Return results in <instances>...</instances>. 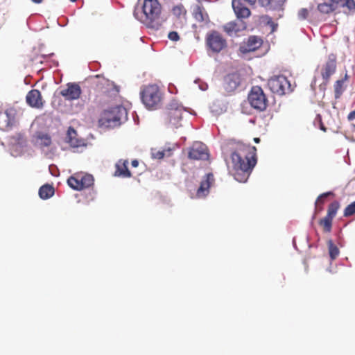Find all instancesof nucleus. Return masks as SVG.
I'll use <instances>...</instances> for the list:
<instances>
[{
	"instance_id": "0eeeda50",
	"label": "nucleus",
	"mask_w": 355,
	"mask_h": 355,
	"mask_svg": "<svg viewBox=\"0 0 355 355\" xmlns=\"http://www.w3.org/2000/svg\"><path fill=\"white\" fill-rule=\"evenodd\" d=\"M18 121V111L14 107H9L4 112L0 111V130L8 131L12 129Z\"/></svg>"
},
{
	"instance_id": "bb28decb",
	"label": "nucleus",
	"mask_w": 355,
	"mask_h": 355,
	"mask_svg": "<svg viewBox=\"0 0 355 355\" xmlns=\"http://www.w3.org/2000/svg\"><path fill=\"white\" fill-rule=\"evenodd\" d=\"M240 30L239 25L234 21H231L225 26V31L230 36L236 35Z\"/></svg>"
},
{
	"instance_id": "72a5a7b5",
	"label": "nucleus",
	"mask_w": 355,
	"mask_h": 355,
	"mask_svg": "<svg viewBox=\"0 0 355 355\" xmlns=\"http://www.w3.org/2000/svg\"><path fill=\"white\" fill-rule=\"evenodd\" d=\"M173 12L175 15L180 17L181 15H185L186 10L184 8L183 6L179 5L173 8Z\"/></svg>"
},
{
	"instance_id": "58836bf2",
	"label": "nucleus",
	"mask_w": 355,
	"mask_h": 355,
	"mask_svg": "<svg viewBox=\"0 0 355 355\" xmlns=\"http://www.w3.org/2000/svg\"><path fill=\"white\" fill-rule=\"evenodd\" d=\"M168 37L171 41H178L180 39L179 35L175 31H171L168 33Z\"/></svg>"
},
{
	"instance_id": "603ef678",
	"label": "nucleus",
	"mask_w": 355,
	"mask_h": 355,
	"mask_svg": "<svg viewBox=\"0 0 355 355\" xmlns=\"http://www.w3.org/2000/svg\"><path fill=\"white\" fill-rule=\"evenodd\" d=\"M327 270H328L329 272H331V269H330V268L327 269Z\"/></svg>"
},
{
	"instance_id": "4c0bfd02",
	"label": "nucleus",
	"mask_w": 355,
	"mask_h": 355,
	"mask_svg": "<svg viewBox=\"0 0 355 355\" xmlns=\"http://www.w3.org/2000/svg\"><path fill=\"white\" fill-rule=\"evenodd\" d=\"M195 83H198V87L202 91H206L208 88V85L199 79L196 80Z\"/></svg>"
},
{
	"instance_id": "f8f14e48",
	"label": "nucleus",
	"mask_w": 355,
	"mask_h": 355,
	"mask_svg": "<svg viewBox=\"0 0 355 355\" xmlns=\"http://www.w3.org/2000/svg\"><path fill=\"white\" fill-rule=\"evenodd\" d=\"M189 157L192 159H207L208 158V153L207 146L200 141H196L189 150Z\"/></svg>"
},
{
	"instance_id": "f3484780",
	"label": "nucleus",
	"mask_w": 355,
	"mask_h": 355,
	"mask_svg": "<svg viewBox=\"0 0 355 355\" xmlns=\"http://www.w3.org/2000/svg\"><path fill=\"white\" fill-rule=\"evenodd\" d=\"M336 68V58L334 55H329V59L324 64L322 71V76L326 81L329 80L330 76L335 73Z\"/></svg>"
},
{
	"instance_id": "3c124183",
	"label": "nucleus",
	"mask_w": 355,
	"mask_h": 355,
	"mask_svg": "<svg viewBox=\"0 0 355 355\" xmlns=\"http://www.w3.org/2000/svg\"><path fill=\"white\" fill-rule=\"evenodd\" d=\"M71 2H75L77 0H70Z\"/></svg>"
},
{
	"instance_id": "473e14b6",
	"label": "nucleus",
	"mask_w": 355,
	"mask_h": 355,
	"mask_svg": "<svg viewBox=\"0 0 355 355\" xmlns=\"http://www.w3.org/2000/svg\"><path fill=\"white\" fill-rule=\"evenodd\" d=\"M355 213V201L349 204L344 211L345 216H352Z\"/></svg>"
},
{
	"instance_id": "8fccbe9b",
	"label": "nucleus",
	"mask_w": 355,
	"mask_h": 355,
	"mask_svg": "<svg viewBox=\"0 0 355 355\" xmlns=\"http://www.w3.org/2000/svg\"><path fill=\"white\" fill-rule=\"evenodd\" d=\"M293 245H294V247H295V248H296V247H295V239H293Z\"/></svg>"
},
{
	"instance_id": "412c9836",
	"label": "nucleus",
	"mask_w": 355,
	"mask_h": 355,
	"mask_svg": "<svg viewBox=\"0 0 355 355\" xmlns=\"http://www.w3.org/2000/svg\"><path fill=\"white\" fill-rule=\"evenodd\" d=\"M193 15L194 18L200 22H207L209 21V16L205 8L200 6L196 5L193 8Z\"/></svg>"
},
{
	"instance_id": "20e7f679",
	"label": "nucleus",
	"mask_w": 355,
	"mask_h": 355,
	"mask_svg": "<svg viewBox=\"0 0 355 355\" xmlns=\"http://www.w3.org/2000/svg\"><path fill=\"white\" fill-rule=\"evenodd\" d=\"M143 104L148 110H157L161 106L162 94L157 85L146 86L140 92Z\"/></svg>"
},
{
	"instance_id": "cd10ccee",
	"label": "nucleus",
	"mask_w": 355,
	"mask_h": 355,
	"mask_svg": "<svg viewBox=\"0 0 355 355\" xmlns=\"http://www.w3.org/2000/svg\"><path fill=\"white\" fill-rule=\"evenodd\" d=\"M334 3H340L343 7H347L349 10H355V1L354 0H331Z\"/></svg>"
},
{
	"instance_id": "6e6552de",
	"label": "nucleus",
	"mask_w": 355,
	"mask_h": 355,
	"mask_svg": "<svg viewBox=\"0 0 355 355\" xmlns=\"http://www.w3.org/2000/svg\"><path fill=\"white\" fill-rule=\"evenodd\" d=\"M206 43L208 48L214 53H219L227 46L225 39L217 31L207 33Z\"/></svg>"
},
{
	"instance_id": "aec40b11",
	"label": "nucleus",
	"mask_w": 355,
	"mask_h": 355,
	"mask_svg": "<svg viewBox=\"0 0 355 355\" xmlns=\"http://www.w3.org/2000/svg\"><path fill=\"white\" fill-rule=\"evenodd\" d=\"M128 160H119L116 164L115 175L123 178H130L131 173L128 168Z\"/></svg>"
},
{
	"instance_id": "e433bc0d",
	"label": "nucleus",
	"mask_w": 355,
	"mask_h": 355,
	"mask_svg": "<svg viewBox=\"0 0 355 355\" xmlns=\"http://www.w3.org/2000/svg\"><path fill=\"white\" fill-rule=\"evenodd\" d=\"M308 10L306 8H302L298 12V17L300 19H305L308 16Z\"/></svg>"
},
{
	"instance_id": "393cba45",
	"label": "nucleus",
	"mask_w": 355,
	"mask_h": 355,
	"mask_svg": "<svg viewBox=\"0 0 355 355\" xmlns=\"http://www.w3.org/2000/svg\"><path fill=\"white\" fill-rule=\"evenodd\" d=\"M80 180L81 183L82 189L85 188H88L93 185L94 184V178L92 175L89 174H79Z\"/></svg>"
},
{
	"instance_id": "f257e3e1",
	"label": "nucleus",
	"mask_w": 355,
	"mask_h": 355,
	"mask_svg": "<svg viewBox=\"0 0 355 355\" xmlns=\"http://www.w3.org/2000/svg\"><path fill=\"white\" fill-rule=\"evenodd\" d=\"M230 150L231 162H227L229 172L239 182H245L257 164L256 148L241 142L230 141L223 151Z\"/></svg>"
},
{
	"instance_id": "7c9ffc66",
	"label": "nucleus",
	"mask_w": 355,
	"mask_h": 355,
	"mask_svg": "<svg viewBox=\"0 0 355 355\" xmlns=\"http://www.w3.org/2000/svg\"><path fill=\"white\" fill-rule=\"evenodd\" d=\"M344 83V80H338L336 82L334 85L335 89V98H338L343 94V85Z\"/></svg>"
},
{
	"instance_id": "1a4fd4ad",
	"label": "nucleus",
	"mask_w": 355,
	"mask_h": 355,
	"mask_svg": "<svg viewBox=\"0 0 355 355\" xmlns=\"http://www.w3.org/2000/svg\"><path fill=\"white\" fill-rule=\"evenodd\" d=\"M27 150V143L24 136L18 133L10 139V152L13 157L22 155Z\"/></svg>"
},
{
	"instance_id": "b1692460",
	"label": "nucleus",
	"mask_w": 355,
	"mask_h": 355,
	"mask_svg": "<svg viewBox=\"0 0 355 355\" xmlns=\"http://www.w3.org/2000/svg\"><path fill=\"white\" fill-rule=\"evenodd\" d=\"M80 175H76L74 176H71L67 180L68 185L73 189L76 191L82 190Z\"/></svg>"
},
{
	"instance_id": "f03ea898",
	"label": "nucleus",
	"mask_w": 355,
	"mask_h": 355,
	"mask_svg": "<svg viewBox=\"0 0 355 355\" xmlns=\"http://www.w3.org/2000/svg\"><path fill=\"white\" fill-rule=\"evenodd\" d=\"M162 7L157 0H144L141 6L134 10L135 17L150 28H156L160 17Z\"/></svg>"
},
{
	"instance_id": "4be33fe9",
	"label": "nucleus",
	"mask_w": 355,
	"mask_h": 355,
	"mask_svg": "<svg viewBox=\"0 0 355 355\" xmlns=\"http://www.w3.org/2000/svg\"><path fill=\"white\" fill-rule=\"evenodd\" d=\"M184 111H186V108L169 112V123L175 128H178V127L181 126L180 121L182 118V113Z\"/></svg>"
},
{
	"instance_id": "39448f33",
	"label": "nucleus",
	"mask_w": 355,
	"mask_h": 355,
	"mask_svg": "<svg viewBox=\"0 0 355 355\" xmlns=\"http://www.w3.org/2000/svg\"><path fill=\"white\" fill-rule=\"evenodd\" d=\"M270 91L279 96L292 92L291 85L287 78L283 75L274 76L268 81Z\"/></svg>"
},
{
	"instance_id": "a878e982",
	"label": "nucleus",
	"mask_w": 355,
	"mask_h": 355,
	"mask_svg": "<svg viewBox=\"0 0 355 355\" xmlns=\"http://www.w3.org/2000/svg\"><path fill=\"white\" fill-rule=\"evenodd\" d=\"M327 245L331 260L336 259L340 254L338 248L333 243L332 240H329L327 241Z\"/></svg>"
},
{
	"instance_id": "79ce46f5",
	"label": "nucleus",
	"mask_w": 355,
	"mask_h": 355,
	"mask_svg": "<svg viewBox=\"0 0 355 355\" xmlns=\"http://www.w3.org/2000/svg\"><path fill=\"white\" fill-rule=\"evenodd\" d=\"M349 121H352L355 119V110L352 111L347 116Z\"/></svg>"
},
{
	"instance_id": "6ab92c4d",
	"label": "nucleus",
	"mask_w": 355,
	"mask_h": 355,
	"mask_svg": "<svg viewBox=\"0 0 355 355\" xmlns=\"http://www.w3.org/2000/svg\"><path fill=\"white\" fill-rule=\"evenodd\" d=\"M27 103L33 107H39L41 103V94L37 89H32L28 92L26 97Z\"/></svg>"
},
{
	"instance_id": "9b49d317",
	"label": "nucleus",
	"mask_w": 355,
	"mask_h": 355,
	"mask_svg": "<svg viewBox=\"0 0 355 355\" xmlns=\"http://www.w3.org/2000/svg\"><path fill=\"white\" fill-rule=\"evenodd\" d=\"M81 92V88L78 83H69L66 85L65 88L60 90V94L66 101H73L79 98Z\"/></svg>"
},
{
	"instance_id": "2f4dec72",
	"label": "nucleus",
	"mask_w": 355,
	"mask_h": 355,
	"mask_svg": "<svg viewBox=\"0 0 355 355\" xmlns=\"http://www.w3.org/2000/svg\"><path fill=\"white\" fill-rule=\"evenodd\" d=\"M332 219V218H329L328 216H326L323 219L320 220V224L324 226L325 231L327 232L331 231Z\"/></svg>"
},
{
	"instance_id": "ea45409f",
	"label": "nucleus",
	"mask_w": 355,
	"mask_h": 355,
	"mask_svg": "<svg viewBox=\"0 0 355 355\" xmlns=\"http://www.w3.org/2000/svg\"><path fill=\"white\" fill-rule=\"evenodd\" d=\"M315 122H318L320 125V128L323 130V131H326V128L324 126V125L322 124V118H321V116L320 114H318L315 117Z\"/></svg>"
},
{
	"instance_id": "ddd939ff",
	"label": "nucleus",
	"mask_w": 355,
	"mask_h": 355,
	"mask_svg": "<svg viewBox=\"0 0 355 355\" xmlns=\"http://www.w3.org/2000/svg\"><path fill=\"white\" fill-rule=\"evenodd\" d=\"M33 142L35 146L40 148L42 151H45V148H49L52 144V139L49 134L37 131L33 136Z\"/></svg>"
},
{
	"instance_id": "c03bdc74",
	"label": "nucleus",
	"mask_w": 355,
	"mask_h": 355,
	"mask_svg": "<svg viewBox=\"0 0 355 355\" xmlns=\"http://www.w3.org/2000/svg\"><path fill=\"white\" fill-rule=\"evenodd\" d=\"M131 164L133 167H137L139 165V162L137 159H134L132 161Z\"/></svg>"
},
{
	"instance_id": "c756f323",
	"label": "nucleus",
	"mask_w": 355,
	"mask_h": 355,
	"mask_svg": "<svg viewBox=\"0 0 355 355\" xmlns=\"http://www.w3.org/2000/svg\"><path fill=\"white\" fill-rule=\"evenodd\" d=\"M339 208V203L338 202H333L331 203L328 208L327 215L329 218H334L336 215L337 211Z\"/></svg>"
},
{
	"instance_id": "c9c22d12",
	"label": "nucleus",
	"mask_w": 355,
	"mask_h": 355,
	"mask_svg": "<svg viewBox=\"0 0 355 355\" xmlns=\"http://www.w3.org/2000/svg\"><path fill=\"white\" fill-rule=\"evenodd\" d=\"M182 105H180L178 101L173 100L169 104L170 112H174L175 110H180V109H184Z\"/></svg>"
},
{
	"instance_id": "c85d7f7f",
	"label": "nucleus",
	"mask_w": 355,
	"mask_h": 355,
	"mask_svg": "<svg viewBox=\"0 0 355 355\" xmlns=\"http://www.w3.org/2000/svg\"><path fill=\"white\" fill-rule=\"evenodd\" d=\"M318 9L320 12L327 14L333 11L335 8L334 3H323L318 6Z\"/></svg>"
},
{
	"instance_id": "37998d69",
	"label": "nucleus",
	"mask_w": 355,
	"mask_h": 355,
	"mask_svg": "<svg viewBox=\"0 0 355 355\" xmlns=\"http://www.w3.org/2000/svg\"><path fill=\"white\" fill-rule=\"evenodd\" d=\"M175 90H176V89H175V86H174V85H169V86H168V91H169L171 93H172V94L175 93Z\"/></svg>"
},
{
	"instance_id": "09e8293b",
	"label": "nucleus",
	"mask_w": 355,
	"mask_h": 355,
	"mask_svg": "<svg viewBox=\"0 0 355 355\" xmlns=\"http://www.w3.org/2000/svg\"><path fill=\"white\" fill-rule=\"evenodd\" d=\"M103 81L107 83V85L110 84L108 80H105V79H103Z\"/></svg>"
},
{
	"instance_id": "423d86ee",
	"label": "nucleus",
	"mask_w": 355,
	"mask_h": 355,
	"mask_svg": "<svg viewBox=\"0 0 355 355\" xmlns=\"http://www.w3.org/2000/svg\"><path fill=\"white\" fill-rule=\"evenodd\" d=\"M251 107L257 111H263L267 107V98L261 87H252L248 97Z\"/></svg>"
},
{
	"instance_id": "de8ad7c7",
	"label": "nucleus",
	"mask_w": 355,
	"mask_h": 355,
	"mask_svg": "<svg viewBox=\"0 0 355 355\" xmlns=\"http://www.w3.org/2000/svg\"><path fill=\"white\" fill-rule=\"evenodd\" d=\"M254 141H255L256 143H259V141H260V139H259V138H254Z\"/></svg>"
},
{
	"instance_id": "f704fd0d",
	"label": "nucleus",
	"mask_w": 355,
	"mask_h": 355,
	"mask_svg": "<svg viewBox=\"0 0 355 355\" xmlns=\"http://www.w3.org/2000/svg\"><path fill=\"white\" fill-rule=\"evenodd\" d=\"M331 195H333V193L331 191L323 193L320 195L315 201V206L317 207L319 204L323 203L324 200Z\"/></svg>"
},
{
	"instance_id": "7ed1b4c3",
	"label": "nucleus",
	"mask_w": 355,
	"mask_h": 355,
	"mask_svg": "<svg viewBox=\"0 0 355 355\" xmlns=\"http://www.w3.org/2000/svg\"><path fill=\"white\" fill-rule=\"evenodd\" d=\"M127 119L128 112L126 109L123 106L118 105L105 110L100 122L106 127L114 128L119 126Z\"/></svg>"
},
{
	"instance_id": "9d476101",
	"label": "nucleus",
	"mask_w": 355,
	"mask_h": 355,
	"mask_svg": "<svg viewBox=\"0 0 355 355\" xmlns=\"http://www.w3.org/2000/svg\"><path fill=\"white\" fill-rule=\"evenodd\" d=\"M64 141L68 144L71 148L76 149L77 151L79 150V148H85L87 146L86 141L79 137L77 132L71 127H69L67 131Z\"/></svg>"
},
{
	"instance_id": "a19ab883",
	"label": "nucleus",
	"mask_w": 355,
	"mask_h": 355,
	"mask_svg": "<svg viewBox=\"0 0 355 355\" xmlns=\"http://www.w3.org/2000/svg\"><path fill=\"white\" fill-rule=\"evenodd\" d=\"M153 157L155 159H162L164 157V151H157L155 153H153Z\"/></svg>"
},
{
	"instance_id": "dca6fc26",
	"label": "nucleus",
	"mask_w": 355,
	"mask_h": 355,
	"mask_svg": "<svg viewBox=\"0 0 355 355\" xmlns=\"http://www.w3.org/2000/svg\"><path fill=\"white\" fill-rule=\"evenodd\" d=\"M241 78L236 73H230L225 77L224 87L227 92L235 90L240 85Z\"/></svg>"
},
{
	"instance_id": "49530a36",
	"label": "nucleus",
	"mask_w": 355,
	"mask_h": 355,
	"mask_svg": "<svg viewBox=\"0 0 355 355\" xmlns=\"http://www.w3.org/2000/svg\"><path fill=\"white\" fill-rule=\"evenodd\" d=\"M33 3H40L43 1V0H31Z\"/></svg>"
},
{
	"instance_id": "4468645a",
	"label": "nucleus",
	"mask_w": 355,
	"mask_h": 355,
	"mask_svg": "<svg viewBox=\"0 0 355 355\" xmlns=\"http://www.w3.org/2000/svg\"><path fill=\"white\" fill-rule=\"evenodd\" d=\"M214 182V175L211 173H207L200 182V185L197 190L196 196L198 198H204L209 193V188Z\"/></svg>"
},
{
	"instance_id": "5701e85b",
	"label": "nucleus",
	"mask_w": 355,
	"mask_h": 355,
	"mask_svg": "<svg viewBox=\"0 0 355 355\" xmlns=\"http://www.w3.org/2000/svg\"><path fill=\"white\" fill-rule=\"evenodd\" d=\"M38 193L42 199H49L54 194V188L49 184H44L40 188Z\"/></svg>"
},
{
	"instance_id": "a211bd4d",
	"label": "nucleus",
	"mask_w": 355,
	"mask_h": 355,
	"mask_svg": "<svg viewBox=\"0 0 355 355\" xmlns=\"http://www.w3.org/2000/svg\"><path fill=\"white\" fill-rule=\"evenodd\" d=\"M286 1V0H259L262 7L272 10H283Z\"/></svg>"
},
{
	"instance_id": "2eb2a0df",
	"label": "nucleus",
	"mask_w": 355,
	"mask_h": 355,
	"mask_svg": "<svg viewBox=\"0 0 355 355\" xmlns=\"http://www.w3.org/2000/svg\"><path fill=\"white\" fill-rule=\"evenodd\" d=\"M262 40L257 36H250L247 42H244L240 46V51L243 53H247L254 51L262 45Z\"/></svg>"
},
{
	"instance_id": "a18cd8bd",
	"label": "nucleus",
	"mask_w": 355,
	"mask_h": 355,
	"mask_svg": "<svg viewBox=\"0 0 355 355\" xmlns=\"http://www.w3.org/2000/svg\"><path fill=\"white\" fill-rule=\"evenodd\" d=\"M268 24H270L272 31H275V28L277 26V24H275L273 21L268 22Z\"/></svg>"
}]
</instances>
